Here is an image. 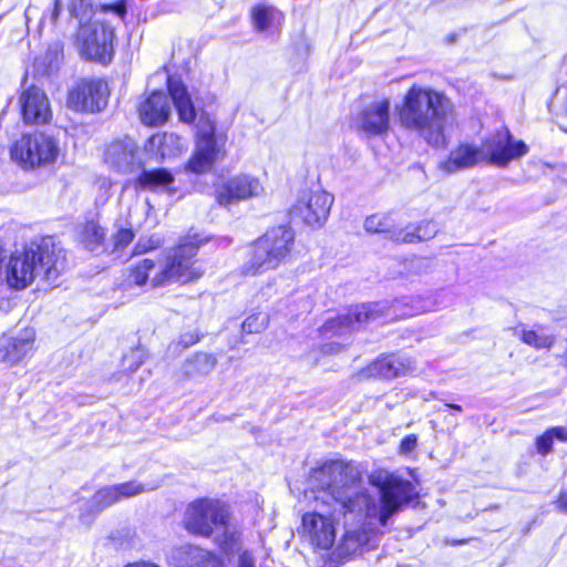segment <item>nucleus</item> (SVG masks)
I'll use <instances>...</instances> for the list:
<instances>
[{"label": "nucleus", "instance_id": "obj_1", "mask_svg": "<svg viewBox=\"0 0 567 567\" xmlns=\"http://www.w3.org/2000/svg\"><path fill=\"white\" fill-rule=\"evenodd\" d=\"M308 481L315 492L330 496L332 504L338 506V516L343 520H360L375 514V499L369 489L362 486V472L352 460H322L310 468Z\"/></svg>", "mask_w": 567, "mask_h": 567}, {"label": "nucleus", "instance_id": "obj_2", "mask_svg": "<svg viewBox=\"0 0 567 567\" xmlns=\"http://www.w3.org/2000/svg\"><path fill=\"white\" fill-rule=\"evenodd\" d=\"M66 257L52 240L41 238L10 254L4 267V280L9 288L23 290L40 275L53 284L65 268Z\"/></svg>", "mask_w": 567, "mask_h": 567}, {"label": "nucleus", "instance_id": "obj_3", "mask_svg": "<svg viewBox=\"0 0 567 567\" xmlns=\"http://www.w3.org/2000/svg\"><path fill=\"white\" fill-rule=\"evenodd\" d=\"M399 121L404 128L420 135H443L445 128L452 126L455 121L454 106L443 93L431 87L413 85L405 93L399 107Z\"/></svg>", "mask_w": 567, "mask_h": 567}, {"label": "nucleus", "instance_id": "obj_4", "mask_svg": "<svg viewBox=\"0 0 567 567\" xmlns=\"http://www.w3.org/2000/svg\"><path fill=\"white\" fill-rule=\"evenodd\" d=\"M296 254V231L287 224L268 227L246 245V259L238 267L240 277H257L276 270L292 260Z\"/></svg>", "mask_w": 567, "mask_h": 567}, {"label": "nucleus", "instance_id": "obj_5", "mask_svg": "<svg viewBox=\"0 0 567 567\" xmlns=\"http://www.w3.org/2000/svg\"><path fill=\"white\" fill-rule=\"evenodd\" d=\"M209 241V237L199 234H186L163 255V262L154 274L151 288L165 287L172 282L188 285L200 280L205 270L197 258L199 249Z\"/></svg>", "mask_w": 567, "mask_h": 567}, {"label": "nucleus", "instance_id": "obj_6", "mask_svg": "<svg viewBox=\"0 0 567 567\" xmlns=\"http://www.w3.org/2000/svg\"><path fill=\"white\" fill-rule=\"evenodd\" d=\"M230 520L231 512L225 502L202 496L186 504L182 526L189 535L210 538L216 527H227Z\"/></svg>", "mask_w": 567, "mask_h": 567}, {"label": "nucleus", "instance_id": "obj_7", "mask_svg": "<svg viewBox=\"0 0 567 567\" xmlns=\"http://www.w3.org/2000/svg\"><path fill=\"white\" fill-rule=\"evenodd\" d=\"M383 317L384 311L377 302L350 305L342 312L326 319L318 332L324 339L342 337L362 330Z\"/></svg>", "mask_w": 567, "mask_h": 567}, {"label": "nucleus", "instance_id": "obj_8", "mask_svg": "<svg viewBox=\"0 0 567 567\" xmlns=\"http://www.w3.org/2000/svg\"><path fill=\"white\" fill-rule=\"evenodd\" d=\"M373 485L379 491L378 520L382 526L386 525L389 519L404 506L419 498L414 484L401 476L386 475L383 480L373 482Z\"/></svg>", "mask_w": 567, "mask_h": 567}, {"label": "nucleus", "instance_id": "obj_9", "mask_svg": "<svg viewBox=\"0 0 567 567\" xmlns=\"http://www.w3.org/2000/svg\"><path fill=\"white\" fill-rule=\"evenodd\" d=\"M114 28L111 24L95 20L80 27L76 47L86 60L107 64L114 54Z\"/></svg>", "mask_w": 567, "mask_h": 567}, {"label": "nucleus", "instance_id": "obj_10", "mask_svg": "<svg viewBox=\"0 0 567 567\" xmlns=\"http://www.w3.org/2000/svg\"><path fill=\"white\" fill-rule=\"evenodd\" d=\"M338 508L329 515L317 511L305 512L300 518L299 534L313 550L328 551L336 544Z\"/></svg>", "mask_w": 567, "mask_h": 567}, {"label": "nucleus", "instance_id": "obj_11", "mask_svg": "<svg viewBox=\"0 0 567 567\" xmlns=\"http://www.w3.org/2000/svg\"><path fill=\"white\" fill-rule=\"evenodd\" d=\"M264 187L258 177L240 173L214 185L216 205L230 208L241 202L259 196Z\"/></svg>", "mask_w": 567, "mask_h": 567}, {"label": "nucleus", "instance_id": "obj_12", "mask_svg": "<svg viewBox=\"0 0 567 567\" xmlns=\"http://www.w3.org/2000/svg\"><path fill=\"white\" fill-rule=\"evenodd\" d=\"M333 200V195L321 188L310 190L296 200L290 208V215L305 226L320 228L329 217Z\"/></svg>", "mask_w": 567, "mask_h": 567}, {"label": "nucleus", "instance_id": "obj_13", "mask_svg": "<svg viewBox=\"0 0 567 567\" xmlns=\"http://www.w3.org/2000/svg\"><path fill=\"white\" fill-rule=\"evenodd\" d=\"M415 368V360L412 357L391 351L371 360L360 370V374L368 380L390 381L412 374Z\"/></svg>", "mask_w": 567, "mask_h": 567}, {"label": "nucleus", "instance_id": "obj_14", "mask_svg": "<svg viewBox=\"0 0 567 567\" xmlns=\"http://www.w3.org/2000/svg\"><path fill=\"white\" fill-rule=\"evenodd\" d=\"M107 84L100 79H82L68 94V106L81 112H99L106 105Z\"/></svg>", "mask_w": 567, "mask_h": 567}, {"label": "nucleus", "instance_id": "obj_15", "mask_svg": "<svg viewBox=\"0 0 567 567\" xmlns=\"http://www.w3.org/2000/svg\"><path fill=\"white\" fill-rule=\"evenodd\" d=\"M37 332L32 327L22 328L17 336L4 338L0 343V363L10 368L23 362L35 351Z\"/></svg>", "mask_w": 567, "mask_h": 567}, {"label": "nucleus", "instance_id": "obj_16", "mask_svg": "<svg viewBox=\"0 0 567 567\" xmlns=\"http://www.w3.org/2000/svg\"><path fill=\"white\" fill-rule=\"evenodd\" d=\"M19 103L22 118L28 124H45L52 118L49 97L37 86L24 90L19 97Z\"/></svg>", "mask_w": 567, "mask_h": 567}, {"label": "nucleus", "instance_id": "obj_17", "mask_svg": "<svg viewBox=\"0 0 567 567\" xmlns=\"http://www.w3.org/2000/svg\"><path fill=\"white\" fill-rule=\"evenodd\" d=\"M58 155L56 144H11L10 157L23 169L51 163Z\"/></svg>", "mask_w": 567, "mask_h": 567}, {"label": "nucleus", "instance_id": "obj_18", "mask_svg": "<svg viewBox=\"0 0 567 567\" xmlns=\"http://www.w3.org/2000/svg\"><path fill=\"white\" fill-rule=\"evenodd\" d=\"M226 153L225 144H196L183 168L195 175L207 174L225 158Z\"/></svg>", "mask_w": 567, "mask_h": 567}, {"label": "nucleus", "instance_id": "obj_19", "mask_svg": "<svg viewBox=\"0 0 567 567\" xmlns=\"http://www.w3.org/2000/svg\"><path fill=\"white\" fill-rule=\"evenodd\" d=\"M389 110L388 99L377 100L357 115L354 124L369 135L382 134L389 128Z\"/></svg>", "mask_w": 567, "mask_h": 567}, {"label": "nucleus", "instance_id": "obj_20", "mask_svg": "<svg viewBox=\"0 0 567 567\" xmlns=\"http://www.w3.org/2000/svg\"><path fill=\"white\" fill-rule=\"evenodd\" d=\"M171 99L162 91L152 92L138 105L141 121L148 126L164 124L171 115Z\"/></svg>", "mask_w": 567, "mask_h": 567}, {"label": "nucleus", "instance_id": "obj_21", "mask_svg": "<svg viewBox=\"0 0 567 567\" xmlns=\"http://www.w3.org/2000/svg\"><path fill=\"white\" fill-rule=\"evenodd\" d=\"M176 559L181 567H226L220 555L193 544L177 547Z\"/></svg>", "mask_w": 567, "mask_h": 567}, {"label": "nucleus", "instance_id": "obj_22", "mask_svg": "<svg viewBox=\"0 0 567 567\" xmlns=\"http://www.w3.org/2000/svg\"><path fill=\"white\" fill-rule=\"evenodd\" d=\"M437 231L436 223L433 219L424 218L398 228L393 234L392 243L396 245L419 244L431 240Z\"/></svg>", "mask_w": 567, "mask_h": 567}, {"label": "nucleus", "instance_id": "obj_23", "mask_svg": "<svg viewBox=\"0 0 567 567\" xmlns=\"http://www.w3.org/2000/svg\"><path fill=\"white\" fill-rule=\"evenodd\" d=\"M76 240L87 251H106L107 229L97 218H86L76 230Z\"/></svg>", "mask_w": 567, "mask_h": 567}, {"label": "nucleus", "instance_id": "obj_24", "mask_svg": "<svg viewBox=\"0 0 567 567\" xmlns=\"http://www.w3.org/2000/svg\"><path fill=\"white\" fill-rule=\"evenodd\" d=\"M483 158L484 156L480 148L475 147L473 144H458L450 152L449 156L440 163L439 167L445 173H453L472 167Z\"/></svg>", "mask_w": 567, "mask_h": 567}, {"label": "nucleus", "instance_id": "obj_25", "mask_svg": "<svg viewBox=\"0 0 567 567\" xmlns=\"http://www.w3.org/2000/svg\"><path fill=\"white\" fill-rule=\"evenodd\" d=\"M167 87L179 120L184 123H192L196 117V111L186 86L179 80L168 78Z\"/></svg>", "mask_w": 567, "mask_h": 567}, {"label": "nucleus", "instance_id": "obj_26", "mask_svg": "<svg viewBox=\"0 0 567 567\" xmlns=\"http://www.w3.org/2000/svg\"><path fill=\"white\" fill-rule=\"evenodd\" d=\"M156 261L153 258H143L132 264L124 276V285L128 288H143L151 286L152 272L155 270Z\"/></svg>", "mask_w": 567, "mask_h": 567}, {"label": "nucleus", "instance_id": "obj_27", "mask_svg": "<svg viewBox=\"0 0 567 567\" xmlns=\"http://www.w3.org/2000/svg\"><path fill=\"white\" fill-rule=\"evenodd\" d=\"M216 365V358L202 351L188 357L182 365V377L189 380L208 374Z\"/></svg>", "mask_w": 567, "mask_h": 567}, {"label": "nucleus", "instance_id": "obj_28", "mask_svg": "<svg viewBox=\"0 0 567 567\" xmlns=\"http://www.w3.org/2000/svg\"><path fill=\"white\" fill-rule=\"evenodd\" d=\"M527 151V144H495L486 159L491 165L505 167L511 161L523 156Z\"/></svg>", "mask_w": 567, "mask_h": 567}, {"label": "nucleus", "instance_id": "obj_29", "mask_svg": "<svg viewBox=\"0 0 567 567\" xmlns=\"http://www.w3.org/2000/svg\"><path fill=\"white\" fill-rule=\"evenodd\" d=\"M174 182L173 173L165 167L142 171L136 177V184L143 189L165 187Z\"/></svg>", "mask_w": 567, "mask_h": 567}, {"label": "nucleus", "instance_id": "obj_30", "mask_svg": "<svg viewBox=\"0 0 567 567\" xmlns=\"http://www.w3.org/2000/svg\"><path fill=\"white\" fill-rule=\"evenodd\" d=\"M363 227L367 233L385 235L391 241L394 231L398 229L390 212L371 214L365 218Z\"/></svg>", "mask_w": 567, "mask_h": 567}, {"label": "nucleus", "instance_id": "obj_31", "mask_svg": "<svg viewBox=\"0 0 567 567\" xmlns=\"http://www.w3.org/2000/svg\"><path fill=\"white\" fill-rule=\"evenodd\" d=\"M544 327L536 326L535 328H523L519 333V340L536 350H550L556 343L554 334L543 333Z\"/></svg>", "mask_w": 567, "mask_h": 567}, {"label": "nucleus", "instance_id": "obj_32", "mask_svg": "<svg viewBox=\"0 0 567 567\" xmlns=\"http://www.w3.org/2000/svg\"><path fill=\"white\" fill-rule=\"evenodd\" d=\"M554 440L567 442V429L561 425L551 426L545 430L535 439V449L542 456L550 454L554 450Z\"/></svg>", "mask_w": 567, "mask_h": 567}, {"label": "nucleus", "instance_id": "obj_33", "mask_svg": "<svg viewBox=\"0 0 567 567\" xmlns=\"http://www.w3.org/2000/svg\"><path fill=\"white\" fill-rule=\"evenodd\" d=\"M219 551L225 556H234L243 550V533L239 529L224 527L223 533L215 539Z\"/></svg>", "mask_w": 567, "mask_h": 567}, {"label": "nucleus", "instance_id": "obj_34", "mask_svg": "<svg viewBox=\"0 0 567 567\" xmlns=\"http://www.w3.org/2000/svg\"><path fill=\"white\" fill-rule=\"evenodd\" d=\"M364 544V533L359 529L346 530L338 544V556L348 558Z\"/></svg>", "mask_w": 567, "mask_h": 567}, {"label": "nucleus", "instance_id": "obj_35", "mask_svg": "<svg viewBox=\"0 0 567 567\" xmlns=\"http://www.w3.org/2000/svg\"><path fill=\"white\" fill-rule=\"evenodd\" d=\"M280 18L281 13L272 7L260 4L252 9L254 25L259 31L269 29Z\"/></svg>", "mask_w": 567, "mask_h": 567}, {"label": "nucleus", "instance_id": "obj_36", "mask_svg": "<svg viewBox=\"0 0 567 567\" xmlns=\"http://www.w3.org/2000/svg\"><path fill=\"white\" fill-rule=\"evenodd\" d=\"M270 323V316L266 312H251L240 324L241 334H259L264 332Z\"/></svg>", "mask_w": 567, "mask_h": 567}, {"label": "nucleus", "instance_id": "obj_37", "mask_svg": "<svg viewBox=\"0 0 567 567\" xmlns=\"http://www.w3.org/2000/svg\"><path fill=\"white\" fill-rule=\"evenodd\" d=\"M135 238V231L131 227H120L112 235L111 252L123 251Z\"/></svg>", "mask_w": 567, "mask_h": 567}, {"label": "nucleus", "instance_id": "obj_38", "mask_svg": "<svg viewBox=\"0 0 567 567\" xmlns=\"http://www.w3.org/2000/svg\"><path fill=\"white\" fill-rule=\"evenodd\" d=\"M163 246V239L157 235L141 237L133 246L132 256H141L159 249Z\"/></svg>", "mask_w": 567, "mask_h": 567}, {"label": "nucleus", "instance_id": "obj_39", "mask_svg": "<svg viewBox=\"0 0 567 567\" xmlns=\"http://www.w3.org/2000/svg\"><path fill=\"white\" fill-rule=\"evenodd\" d=\"M92 502H93L94 507L100 511V509L111 506L112 504L117 503L120 501L117 498V495H116V492H115L113 485H111V486H104V487L99 488L94 493V495L92 497Z\"/></svg>", "mask_w": 567, "mask_h": 567}, {"label": "nucleus", "instance_id": "obj_40", "mask_svg": "<svg viewBox=\"0 0 567 567\" xmlns=\"http://www.w3.org/2000/svg\"><path fill=\"white\" fill-rule=\"evenodd\" d=\"M118 501L131 498L145 492V486L137 481H128L113 485Z\"/></svg>", "mask_w": 567, "mask_h": 567}, {"label": "nucleus", "instance_id": "obj_41", "mask_svg": "<svg viewBox=\"0 0 567 567\" xmlns=\"http://www.w3.org/2000/svg\"><path fill=\"white\" fill-rule=\"evenodd\" d=\"M144 361H145V357L142 353L134 350L123 357V359H122L123 368L120 371V373L123 375L132 374L140 369V367L144 363Z\"/></svg>", "mask_w": 567, "mask_h": 567}, {"label": "nucleus", "instance_id": "obj_42", "mask_svg": "<svg viewBox=\"0 0 567 567\" xmlns=\"http://www.w3.org/2000/svg\"><path fill=\"white\" fill-rule=\"evenodd\" d=\"M197 137L199 142H215V124L206 115H202L196 124Z\"/></svg>", "mask_w": 567, "mask_h": 567}, {"label": "nucleus", "instance_id": "obj_43", "mask_svg": "<svg viewBox=\"0 0 567 567\" xmlns=\"http://www.w3.org/2000/svg\"><path fill=\"white\" fill-rule=\"evenodd\" d=\"M417 447V435L416 434H408L403 436L398 445V453L400 455L409 456L412 452Z\"/></svg>", "mask_w": 567, "mask_h": 567}, {"label": "nucleus", "instance_id": "obj_44", "mask_svg": "<svg viewBox=\"0 0 567 567\" xmlns=\"http://www.w3.org/2000/svg\"><path fill=\"white\" fill-rule=\"evenodd\" d=\"M200 339L202 334H199L197 331H187L179 334L176 340V347L181 350H185L197 344Z\"/></svg>", "mask_w": 567, "mask_h": 567}, {"label": "nucleus", "instance_id": "obj_45", "mask_svg": "<svg viewBox=\"0 0 567 567\" xmlns=\"http://www.w3.org/2000/svg\"><path fill=\"white\" fill-rule=\"evenodd\" d=\"M553 505L558 513L567 515V484L560 487L553 499Z\"/></svg>", "mask_w": 567, "mask_h": 567}, {"label": "nucleus", "instance_id": "obj_46", "mask_svg": "<svg viewBox=\"0 0 567 567\" xmlns=\"http://www.w3.org/2000/svg\"><path fill=\"white\" fill-rule=\"evenodd\" d=\"M238 567H256L255 557L248 549H243L238 554Z\"/></svg>", "mask_w": 567, "mask_h": 567}, {"label": "nucleus", "instance_id": "obj_47", "mask_svg": "<svg viewBox=\"0 0 567 567\" xmlns=\"http://www.w3.org/2000/svg\"><path fill=\"white\" fill-rule=\"evenodd\" d=\"M343 349H344V346L341 343H338V342L327 343L321 347V352L323 354L332 355V354L340 353L341 351H343Z\"/></svg>", "mask_w": 567, "mask_h": 567}, {"label": "nucleus", "instance_id": "obj_48", "mask_svg": "<svg viewBox=\"0 0 567 567\" xmlns=\"http://www.w3.org/2000/svg\"><path fill=\"white\" fill-rule=\"evenodd\" d=\"M123 567H161V566L151 560L140 559V560H135L132 563H127Z\"/></svg>", "mask_w": 567, "mask_h": 567}, {"label": "nucleus", "instance_id": "obj_49", "mask_svg": "<svg viewBox=\"0 0 567 567\" xmlns=\"http://www.w3.org/2000/svg\"><path fill=\"white\" fill-rule=\"evenodd\" d=\"M512 136L506 127H502L497 131L496 136L492 142H512Z\"/></svg>", "mask_w": 567, "mask_h": 567}, {"label": "nucleus", "instance_id": "obj_50", "mask_svg": "<svg viewBox=\"0 0 567 567\" xmlns=\"http://www.w3.org/2000/svg\"><path fill=\"white\" fill-rule=\"evenodd\" d=\"M307 175L310 177V185L320 184V175L317 169H308Z\"/></svg>", "mask_w": 567, "mask_h": 567}, {"label": "nucleus", "instance_id": "obj_51", "mask_svg": "<svg viewBox=\"0 0 567 567\" xmlns=\"http://www.w3.org/2000/svg\"><path fill=\"white\" fill-rule=\"evenodd\" d=\"M445 406L453 412V414L462 413L463 409L460 404L445 403Z\"/></svg>", "mask_w": 567, "mask_h": 567}, {"label": "nucleus", "instance_id": "obj_52", "mask_svg": "<svg viewBox=\"0 0 567 567\" xmlns=\"http://www.w3.org/2000/svg\"><path fill=\"white\" fill-rule=\"evenodd\" d=\"M115 10H116V13L121 17H123L126 12L124 4H118Z\"/></svg>", "mask_w": 567, "mask_h": 567}, {"label": "nucleus", "instance_id": "obj_53", "mask_svg": "<svg viewBox=\"0 0 567 567\" xmlns=\"http://www.w3.org/2000/svg\"><path fill=\"white\" fill-rule=\"evenodd\" d=\"M321 505L326 507H330L331 503L329 501H321Z\"/></svg>", "mask_w": 567, "mask_h": 567}, {"label": "nucleus", "instance_id": "obj_54", "mask_svg": "<svg viewBox=\"0 0 567 567\" xmlns=\"http://www.w3.org/2000/svg\"><path fill=\"white\" fill-rule=\"evenodd\" d=\"M465 543H466V540H456V542H454L455 545H457V544H465Z\"/></svg>", "mask_w": 567, "mask_h": 567}]
</instances>
